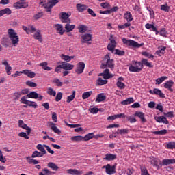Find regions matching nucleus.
I'll return each instance as SVG.
<instances>
[{
    "mask_svg": "<svg viewBox=\"0 0 175 175\" xmlns=\"http://www.w3.org/2000/svg\"><path fill=\"white\" fill-rule=\"evenodd\" d=\"M98 76H102L105 79L103 80L99 77L96 81L97 85H105V84H107V79H110V70L109 68H106L103 72L98 74Z\"/></svg>",
    "mask_w": 175,
    "mask_h": 175,
    "instance_id": "obj_1",
    "label": "nucleus"
},
{
    "mask_svg": "<svg viewBox=\"0 0 175 175\" xmlns=\"http://www.w3.org/2000/svg\"><path fill=\"white\" fill-rule=\"evenodd\" d=\"M8 38L10 39L13 46L14 47L18 45V42H20V38L17 34V32L13 29H9L8 30Z\"/></svg>",
    "mask_w": 175,
    "mask_h": 175,
    "instance_id": "obj_2",
    "label": "nucleus"
},
{
    "mask_svg": "<svg viewBox=\"0 0 175 175\" xmlns=\"http://www.w3.org/2000/svg\"><path fill=\"white\" fill-rule=\"evenodd\" d=\"M142 69H143V64L136 60H133L131 62V64L129 68V72H133L134 73L142 72Z\"/></svg>",
    "mask_w": 175,
    "mask_h": 175,
    "instance_id": "obj_3",
    "label": "nucleus"
},
{
    "mask_svg": "<svg viewBox=\"0 0 175 175\" xmlns=\"http://www.w3.org/2000/svg\"><path fill=\"white\" fill-rule=\"evenodd\" d=\"M116 47H117V42H116V40L111 38V40H110L111 53H112V54H114L115 55H125V51H121L120 49H116Z\"/></svg>",
    "mask_w": 175,
    "mask_h": 175,
    "instance_id": "obj_4",
    "label": "nucleus"
},
{
    "mask_svg": "<svg viewBox=\"0 0 175 175\" xmlns=\"http://www.w3.org/2000/svg\"><path fill=\"white\" fill-rule=\"evenodd\" d=\"M61 0H48L47 3H44L42 1L40 2V5L41 6H44V9H46L47 13H50L51 12V9L54 8Z\"/></svg>",
    "mask_w": 175,
    "mask_h": 175,
    "instance_id": "obj_5",
    "label": "nucleus"
},
{
    "mask_svg": "<svg viewBox=\"0 0 175 175\" xmlns=\"http://www.w3.org/2000/svg\"><path fill=\"white\" fill-rule=\"evenodd\" d=\"M122 42L126 46H129V47H134L135 49H140V47L144 46V43L139 44L135 40H128L126 38H123Z\"/></svg>",
    "mask_w": 175,
    "mask_h": 175,
    "instance_id": "obj_6",
    "label": "nucleus"
},
{
    "mask_svg": "<svg viewBox=\"0 0 175 175\" xmlns=\"http://www.w3.org/2000/svg\"><path fill=\"white\" fill-rule=\"evenodd\" d=\"M13 6L16 9H25V8H28V3L25 0H20L14 3Z\"/></svg>",
    "mask_w": 175,
    "mask_h": 175,
    "instance_id": "obj_7",
    "label": "nucleus"
},
{
    "mask_svg": "<svg viewBox=\"0 0 175 175\" xmlns=\"http://www.w3.org/2000/svg\"><path fill=\"white\" fill-rule=\"evenodd\" d=\"M101 69H105V68H110V56L107 54L103 59Z\"/></svg>",
    "mask_w": 175,
    "mask_h": 175,
    "instance_id": "obj_8",
    "label": "nucleus"
},
{
    "mask_svg": "<svg viewBox=\"0 0 175 175\" xmlns=\"http://www.w3.org/2000/svg\"><path fill=\"white\" fill-rule=\"evenodd\" d=\"M84 69H85V64L83 62H79L77 64L75 73H77V75H81V73L84 72Z\"/></svg>",
    "mask_w": 175,
    "mask_h": 175,
    "instance_id": "obj_9",
    "label": "nucleus"
},
{
    "mask_svg": "<svg viewBox=\"0 0 175 175\" xmlns=\"http://www.w3.org/2000/svg\"><path fill=\"white\" fill-rule=\"evenodd\" d=\"M149 93H150L151 95H157L159 96V98H165V94L162 92V90L158 89V88H154L153 90H149Z\"/></svg>",
    "mask_w": 175,
    "mask_h": 175,
    "instance_id": "obj_10",
    "label": "nucleus"
},
{
    "mask_svg": "<svg viewBox=\"0 0 175 175\" xmlns=\"http://www.w3.org/2000/svg\"><path fill=\"white\" fill-rule=\"evenodd\" d=\"M92 40V34L85 33L81 36V43L84 44Z\"/></svg>",
    "mask_w": 175,
    "mask_h": 175,
    "instance_id": "obj_11",
    "label": "nucleus"
},
{
    "mask_svg": "<svg viewBox=\"0 0 175 175\" xmlns=\"http://www.w3.org/2000/svg\"><path fill=\"white\" fill-rule=\"evenodd\" d=\"M155 121L157 122H159V124H165V125H167L169 124V121L167 119H166V117L165 116H155L154 117Z\"/></svg>",
    "mask_w": 175,
    "mask_h": 175,
    "instance_id": "obj_12",
    "label": "nucleus"
},
{
    "mask_svg": "<svg viewBox=\"0 0 175 175\" xmlns=\"http://www.w3.org/2000/svg\"><path fill=\"white\" fill-rule=\"evenodd\" d=\"M69 14L66 12H62L60 16L62 23H70L71 21L70 18H69Z\"/></svg>",
    "mask_w": 175,
    "mask_h": 175,
    "instance_id": "obj_13",
    "label": "nucleus"
},
{
    "mask_svg": "<svg viewBox=\"0 0 175 175\" xmlns=\"http://www.w3.org/2000/svg\"><path fill=\"white\" fill-rule=\"evenodd\" d=\"M62 68L64 70H72L75 68V65L70 64V63H66L65 62H62L61 63Z\"/></svg>",
    "mask_w": 175,
    "mask_h": 175,
    "instance_id": "obj_14",
    "label": "nucleus"
},
{
    "mask_svg": "<svg viewBox=\"0 0 175 175\" xmlns=\"http://www.w3.org/2000/svg\"><path fill=\"white\" fill-rule=\"evenodd\" d=\"M2 65H4L5 66V71L8 76H10L12 75V66L9 65V63L8 62V60H2L1 62Z\"/></svg>",
    "mask_w": 175,
    "mask_h": 175,
    "instance_id": "obj_15",
    "label": "nucleus"
},
{
    "mask_svg": "<svg viewBox=\"0 0 175 175\" xmlns=\"http://www.w3.org/2000/svg\"><path fill=\"white\" fill-rule=\"evenodd\" d=\"M77 10L79 13H83V12H85V10H88V5L85 4H81V3H77L76 5Z\"/></svg>",
    "mask_w": 175,
    "mask_h": 175,
    "instance_id": "obj_16",
    "label": "nucleus"
},
{
    "mask_svg": "<svg viewBox=\"0 0 175 175\" xmlns=\"http://www.w3.org/2000/svg\"><path fill=\"white\" fill-rule=\"evenodd\" d=\"M54 28L57 32V33H59L60 35H64L65 33V29H64V27L61 24H55L54 25Z\"/></svg>",
    "mask_w": 175,
    "mask_h": 175,
    "instance_id": "obj_17",
    "label": "nucleus"
},
{
    "mask_svg": "<svg viewBox=\"0 0 175 175\" xmlns=\"http://www.w3.org/2000/svg\"><path fill=\"white\" fill-rule=\"evenodd\" d=\"M173 85H174V82L172 80H169L164 83V88L170 90V92H173V89L172 88Z\"/></svg>",
    "mask_w": 175,
    "mask_h": 175,
    "instance_id": "obj_18",
    "label": "nucleus"
},
{
    "mask_svg": "<svg viewBox=\"0 0 175 175\" xmlns=\"http://www.w3.org/2000/svg\"><path fill=\"white\" fill-rule=\"evenodd\" d=\"M49 126H51V129L55 133H57V135H61V130L55 126V123H53V122H49Z\"/></svg>",
    "mask_w": 175,
    "mask_h": 175,
    "instance_id": "obj_19",
    "label": "nucleus"
},
{
    "mask_svg": "<svg viewBox=\"0 0 175 175\" xmlns=\"http://www.w3.org/2000/svg\"><path fill=\"white\" fill-rule=\"evenodd\" d=\"M124 20H126L127 23H131V21H133V16H132V14L129 11H126L123 16Z\"/></svg>",
    "mask_w": 175,
    "mask_h": 175,
    "instance_id": "obj_20",
    "label": "nucleus"
},
{
    "mask_svg": "<svg viewBox=\"0 0 175 175\" xmlns=\"http://www.w3.org/2000/svg\"><path fill=\"white\" fill-rule=\"evenodd\" d=\"M175 159H163L161 165L163 166H167L168 165H174Z\"/></svg>",
    "mask_w": 175,
    "mask_h": 175,
    "instance_id": "obj_21",
    "label": "nucleus"
},
{
    "mask_svg": "<svg viewBox=\"0 0 175 175\" xmlns=\"http://www.w3.org/2000/svg\"><path fill=\"white\" fill-rule=\"evenodd\" d=\"M42 31L40 30H37L36 33L33 34V38L36 40H38L40 43L43 42V38H42V34L40 33Z\"/></svg>",
    "mask_w": 175,
    "mask_h": 175,
    "instance_id": "obj_22",
    "label": "nucleus"
},
{
    "mask_svg": "<svg viewBox=\"0 0 175 175\" xmlns=\"http://www.w3.org/2000/svg\"><path fill=\"white\" fill-rule=\"evenodd\" d=\"M67 173L71 175H81L83 174V171H80L76 169H68L67 170Z\"/></svg>",
    "mask_w": 175,
    "mask_h": 175,
    "instance_id": "obj_23",
    "label": "nucleus"
},
{
    "mask_svg": "<svg viewBox=\"0 0 175 175\" xmlns=\"http://www.w3.org/2000/svg\"><path fill=\"white\" fill-rule=\"evenodd\" d=\"M106 100V96L104 93H100L97 95L96 98V102L97 103H100V102H104Z\"/></svg>",
    "mask_w": 175,
    "mask_h": 175,
    "instance_id": "obj_24",
    "label": "nucleus"
},
{
    "mask_svg": "<svg viewBox=\"0 0 175 175\" xmlns=\"http://www.w3.org/2000/svg\"><path fill=\"white\" fill-rule=\"evenodd\" d=\"M55 174V172L51 171L47 168H44L41 172H39V175H53Z\"/></svg>",
    "mask_w": 175,
    "mask_h": 175,
    "instance_id": "obj_25",
    "label": "nucleus"
},
{
    "mask_svg": "<svg viewBox=\"0 0 175 175\" xmlns=\"http://www.w3.org/2000/svg\"><path fill=\"white\" fill-rule=\"evenodd\" d=\"M47 167H49V169H51L54 172H58L59 170V167H58V165H57V164H55L53 162H49L47 164Z\"/></svg>",
    "mask_w": 175,
    "mask_h": 175,
    "instance_id": "obj_26",
    "label": "nucleus"
},
{
    "mask_svg": "<svg viewBox=\"0 0 175 175\" xmlns=\"http://www.w3.org/2000/svg\"><path fill=\"white\" fill-rule=\"evenodd\" d=\"M122 81H124V78L120 77L118 78L117 82V87H118L120 90H124V88H125V83Z\"/></svg>",
    "mask_w": 175,
    "mask_h": 175,
    "instance_id": "obj_27",
    "label": "nucleus"
},
{
    "mask_svg": "<svg viewBox=\"0 0 175 175\" xmlns=\"http://www.w3.org/2000/svg\"><path fill=\"white\" fill-rule=\"evenodd\" d=\"M23 75H26L30 79H33L36 76V74L30 70H23Z\"/></svg>",
    "mask_w": 175,
    "mask_h": 175,
    "instance_id": "obj_28",
    "label": "nucleus"
},
{
    "mask_svg": "<svg viewBox=\"0 0 175 175\" xmlns=\"http://www.w3.org/2000/svg\"><path fill=\"white\" fill-rule=\"evenodd\" d=\"M64 28H65L66 32H72V31H73V29H75V28H76V25H70V23H67L65 25Z\"/></svg>",
    "mask_w": 175,
    "mask_h": 175,
    "instance_id": "obj_29",
    "label": "nucleus"
},
{
    "mask_svg": "<svg viewBox=\"0 0 175 175\" xmlns=\"http://www.w3.org/2000/svg\"><path fill=\"white\" fill-rule=\"evenodd\" d=\"M135 116L138 117L140 118L142 122H146L147 120L145 119L144 118V113L140 112V111H136L135 113Z\"/></svg>",
    "mask_w": 175,
    "mask_h": 175,
    "instance_id": "obj_30",
    "label": "nucleus"
},
{
    "mask_svg": "<svg viewBox=\"0 0 175 175\" xmlns=\"http://www.w3.org/2000/svg\"><path fill=\"white\" fill-rule=\"evenodd\" d=\"M166 50V46H159L158 48V50L156 51V53L157 54V55H159V57H161V55H163V54H165V51Z\"/></svg>",
    "mask_w": 175,
    "mask_h": 175,
    "instance_id": "obj_31",
    "label": "nucleus"
},
{
    "mask_svg": "<svg viewBox=\"0 0 175 175\" xmlns=\"http://www.w3.org/2000/svg\"><path fill=\"white\" fill-rule=\"evenodd\" d=\"M47 65H49L47 62H44L39 64V66H41L42 68V69H44V70H48V71L51 70V69H53V68L49 67V66H47Z\"/></svg>",
    "mask_w": 175,
    "mask_h": 175,
    "instance_id": "obj_32",
    "label": "nucleus"
},
{
    "mask_svg": "<svg viewBox=\"0 0 175 175\" xmlns=\"http://www.w3.org/2000/svg\"><path fill=\"white\" fill-rule=\"evenodd\" d=\"M78 29H79V33H84L87 32L88 27L84 25H79L78 26Z\"/></svg>",
    "mask_w": 175,
    "mask_h": 175,
    "instance_id": "obj_33",
    "label": "nucleus"
},
{
    "mask_svg": "<svg viewBox=\"0 0 175 175\" xmlns=\"http://www.w3.org/2000/svg\"><path fill=\"white\" fill-rule=\"evenodd\" d=\"M37 150H38L39 151H40V152L43 154L45 155V154H47V152L46 151V149H44V145H42V144H38L36 146Z\"/></svg>",
    "mask_w": 175,
    "mask_h": 175,
    "instance_id": "obj_34",
    "label": "nucleus"
},
{
    "mask_svg": "<svg viewBox=\"0 0 175 175\" xmlns=\"http://www.w3.org/2000/svg\"><path fill=\"white\" fill-rule=\"evenodd\" d=\"M3 14H12V10L10 8H5L0 10V17H2Z\"/></svg>",
    "mask_w": 175,
    "mask_h": 175,
    "instance_id": "obj_35",
    "label": "nucleus"
},
{
    "mask_svg": "<svg viewBox=\"0 0 175 175\" xmlns=\"http://www.w3.org/2000/svg\"><path fill=\"white\" fill-rule=\"evenodd\" d=\"M27 96L31 99H38V98H39V94L36 93V92H31L30 93L27 94Z\"/></svg>",
    "mask_w": 175,
    "mask_h": 175,
    "instance_id": "obj_36",
    "label": "nucleus"
},
{
    "mask_svg": "<svg viewBox=\"0 0 175 175\" xmlns=\"http://www.w3.org/2000/svg\"><path fill=\"white\" fill-rule=\"evenodd\" d=\"M142 68H143V65H145V66H147L148 68H154V66L151 62H148V60L146 59H142Z\"/></svg>",
    "mask_w": 175,
    "mask_h": 175,
    "instance_id": "obj_37",
    "label": "nucleus"
},
{
    "mask_svg": "<svg viewBox=\"0 0 175 175\" xmlns=\"http://www.w3.org/2000/svg\"><path fill=\"white\" fill-rule=\"evenodd\" d=\"M125 113H119L110 116V120H116L117 118H125Z\"/></svg>",
    "mask_w": 175,
    "mask_h": 175,
    "instance_id": "obj_38",
    "label": "nucleus"
},
{
    "mask_svg": "<svg viewBox=\"0 0 175 175\" xmlns=\"http://www.w3.org/2000/svg\"><path fill=\"white\" fill-rule=\"evenodd\" d=\"M165 80H167V77L163 76V77H161L160 78H157L156 79V84L159 85V84H162V83H163V81H165Z\"/></svg>",
    "mask_w": 175,
    "mask_h": 175,
    "instance_id": "obj_39",
    "label": "nucleus"
},
{
    "mask_svg": "<svg viewBox=\"0 0 175 175\" xmlns=\"http://www.w3.org/2000/svg\"><path fill=\"white\" fill-rule=\"evenodd\" d=\"M161 10L163 12H165L166 13L169 12L170 10V6L167 5V3L163 4L161 5Z\"/></svg>",
    "mask_w": 175,
    "mask_h": 175,
    "instance_id": "obj_40",
    "label": "nucleus"
},
{
    "mask_svg": "<svg viewBox=\"0 0 175 175\" xmlns=\"http://www.w3.org/2000/svg\"><path fill=\"white\" fill-rule=\"evenodd\" d=\"M133 98H129L121 102V105H131V103H133Z\"/></svg>",
    "mask_w": 175,
    "mask_h": 175,
    "instance_id": "obj_41",
    "label": "nucleus"
},
{
    "mask_svg": "<svg viewBox=\"0 0 175 175\" xmlns=\"http://www.w3.org/2000/svg\"><path fill=\"white\" fill-rule=\"evenodd\" d=\"M76 96V91H73L72 95L68 96L67 97V103H70L73 99H75V97Z\"/></svg>",
    "mask_w": 175,
    "mask_h": 175,
    "instance_id": "obj_42",
    "label": "nucleus"
},
{
    "mask_svg": "<svg viewBox=\"0 0 175 175\" xmlns=\"http://www.w3.org/2000/svg\"><path fill=\"white\" fill-rule=\"evenodd\" d=\"M92 95V91L85 92L82 94L83 99H88Z\"/></svg>",
    "mask_w": 175,
    "mask_h": 175,
    "instance_id": "obj_43",
    "label": "nucleus"
},
{
    "mask_svg": "<svg viewBox=\"0 0 175 175\" xmlns=\"http://www.w3.org/2000/svg\"><path fill=\"white\" fill-rule=\"evenodd\" d=\"M46 92L48 95H50L51 96H55V95H57V92H55L52 88H49Z\"/></svg>",
    "mask_w": 175,
    "mask_h": 175,
    "instance_id": "obj_44",
    "label": "nucleus"
},
{
    "mask_svg": "<svg viewBox=\"0 0 175 175\" xmlns=\"http://www.w3.org/2000/svg\"><path fill=\"white\" fill-rule=\"evenodd\" d=\"M26 159L28 161V163L30 164L38 165V163H39V161L33 159L31 157H27Z\"/></svg>",
    "mask_w": 175,
    "mask_h": 175,
    "instance_id": "obj_45",
    "label": "nucleus"
},
{
    "mask_svg": "<svg viewBox=\"0 0 175 175\" xmlns=\"http://www.w3.org/2000/svg\"><path fill=\"white\" fill-rule=\"evenodd\" d=\"M43 155H44V154H43V153H42L39 151H34L33 152L31 157H32V158H37V157L40 158V157H43Z\"/></svg>",
    "mask_w": 175,
    "mask_h": 175,
    "instance_id": "obj_46",
    "label": "nucleus"
},
{
    "mask_svg": "<svg viewBox=\"0 0 175 175\" xmlns=\"http://www.w3.org/2000/svg\"><path fill=\"white\" fill-rule=\"evenodd\" d=\"M72 142H81L83 140V137L81 135L73 136L71 137Z\"/></svg>",
    "mask_w": 175,
    "mask_h": 175,
    "instance_id": "obj_47",
    "label": "nucleus"
},
{
    "mask_svg": "<svg viewBox=\"0 0 175 175\" xmlns=\"http://www.w3.org/2000/svg\"><path fill=\"white\" fill-rule=\"evenodd\" d=\"M92 138H94V133H90L83 137V140L85 142H88V140H91Z\"/></svg>",
    "mask_w": 175,
    "mask_h": 175,
    "instance_id": "obj_48",
    "label": "nucleus"
},
{
    "mask_svg": "<svg viewBox=\"0 0 175 175\" xmlns=\"http://www.w3.org/2000/svg\"><path fill=\"white\" fill-rule=\"evenodd\" d=\"M152 133L154 135H166V133H167V130L163 129V130H161V131H153Z\"/></svg>",
    "mask_w": 175,
    "mask_h": 175,
    "instance_id": "obj_49",
    "label": "nucleus"
},
{
    "mask_svg": "<svg viewBox=\"0 0 175 175\" xmlns=\"http://www.w3.org/2000/svg\"><path fill=\"white\" fill-rule=\"evenodd\" d=\"M129 27H131V23L126 22L124 25H119L118 28H119V29H125V28H129Z\"/></svg>",
    "mask_w": 175,
    "mask_h": 175,
    "instance_id": "obj_50",
    "label": "nucleus"
},
{
    "mask_svg": "<svg viewBox=\"0 0 175 175\" xmlns=\"http://www.w3.org/2000/svg\"><path fill=\"white\" fill-rule=\"evenodd\" d=\"M141 175H150V173H148V170L146 168V167L141 166Z\"/></svg>",
    "mask_w": 175,
    "mask_h": 175,
    "instance_id": "obj_51",
    "label": "nucleus"
},
{
    "mask_svg": "<svg viewBox=\"0 0 175 175\" xmlns=\"http://www.w3.org/2000/svg\"><path fill=\"white\" fill-rule=\"evenodd\" d=\"M1 44L4 47H9V46H10V41H9L8 38H4Z\"/></svg>",
    "mask_w": 175,
    "mask_h": 175,
    "instance_id": "obj_52",
    "label": "nucleus"
},
{
    "mask_svg": "<svg viewBox=\"0 0 175 175\" xmlns=\"http://www.w3.org/2000/svg\"><path fill=\"white\" fill-rule=\"evenodd\" d=\"M60 57L62 59H63L64 61H66V63L70 62V56L62 54Z\"/></svg>",
    "mask_w": 175,
    "mask_h": 175,
    "instance_id": "obj_53",
    "label": "nucleus"
},
{
    "mask_svg": "<svg viewBox=\"0 0 175 175\" xmlns=\"http://www.w3.org/2000/svg\"><path fill=\"white\" fill-rule=\"evenodd\" d=\"M27 105L29 106L30 107H33V109H38V104H36V103L34 101L29 100Z\"/></svg>",
    "mask_w": 175,
    "mask_h": 175,
    "instance_id": "obj_54",
    "label": "nucleus"
},
{
    "mask_svg": "<svg viewBox=\"0 0 175 175\" xmlns=\"http://www.w3.org/2000/svg\"><path fill=\"white\" fill-rule=\"evenodd\" d=\"M26 85H28L29 87H31L32 88H33L35 87H38V84H36V83L31 81H27Z\"/></svg>",
    "mask_w": 175,
    "mask_h": 175,
    "instance_id": "obj_55",
    "label": "nucleus"
},
{
    "mask_svg": "<svg viewBox=\"0 0 175 175\" xmlns=\"http://www.w3.org/2000/svg\"><path fill=\"white\" fill-rule=\"evenodd\" d=\"M28 99V96H27V95L23 96L21 98V100L20 102L22 103L23 105H28V102L29 100H27Z\"/></svg>",
    "mask_w": 175,
    "mask_h": 175,
    "instance_id": "obj_56",
    "label": "nucleus"
},
{
    "mask_svg": "<svg viewBox=\"0 0 175 175\" xmlns=\"http://www.w3.org/2000/svg\"><path fill=\"white\" fill-rule=\"evenodd\" d=\"M18 126L20 128H23V129H26L28 126V125H27L25 123H24V122L21 120H20L18 121Z\"/></svg>",
    "mask_w": 175,
    "mask_h": 175,
    "instance_id": "obj_57",
    "label": "nucleus"
},
{
    "mask_svg": "<svg viewBox=\"0 0 175 175\" xmlns=\"http://www.w3.org/2000/svg\"><path fill=\"white\" fill-rule=\"evenodd\" d=\"M53 83L56 84L57 87H62V82H61L58 78H55Z\"/></svg>",
    "mask_w": 175,
    "mask_h": 175,
    "instance_id": "obj_58",
    "label": "nucleus"
},
{
    "mask_svg": "<svg viewBox=\"0 0 175 175\" xmlns=\"http://www.w3.org/2000/svg\"><path fill=\"white\" fill-rule=\"evenodd\" d=\"M167 148L169 150H173L175 148V142H171L167 144Z\"/></svg>",
    "mask_w": 175,
    "mask_h": 175,
    "instance_id": "obj_59",
    "label": "nucleus"
},
{
    "mask_svg": "<svg viewBox=\"0 0 175 175\" xmlns=\"http://www.w3.org/2000/svg\"><path fill=\"white\" fill-rule=\"evenodd\" d=\"M21 92H16L14 94V100H18L20 99V97L21 96Z\"/></svg>",
    "mask_w": 175,
    "mask_h": 175,
    "instance_id": "obj_60",
    "label": "nucleus"
},
{
    "mask_svg": "<svg viewBox=\"0 0 175 175\" xmlns=\"http://www.w3.org/2000/svg\"><path fill=\"white\" fill-rule=\"evenodd\" d=\"M43 17V12H38L33 15L34 20H39V18H42Z\"/></svg>",
    "mask_w": 175,
    "mask_h": 175,
    "instance_id": "obj_61",
    "label": "nucleus"
},
{
    "mask_svg": "<svg viewBox=\"0 0 175 175\" xmlns=\"http://www.w3.org/2000/svg\"><path fill=\"white\" fill-rule=\"evenodd\" d=\"M89 111L92 114H98V111H99V109L96 107L90 108L89 109Z\"/></svg>",
    "mask_w": 175,
    "mask_h": 175,
    "instance_id": "obj_62",
    "label": "nucleus"
},
{
    "mask_svg": "<svg viewBox=\"0 0 175 175\" xmlns=\"http://www.w3.org/2000/svg\"><path fill=\"white\" fill-rule=\"evenodd\" d=\"M102 169L105 170V172L107 173V174H110V164L103 166Z\"/></svg>",
    "mask_w": 175,
    "mask_h": 175,
    "instance_id": "obj_63",
    "label": "nucleus"
},
{
    "mask_svg": "<svg viewBox=\"0 0 175 175\" xmlns=\"http://www.w3.org/2000/svg\"><path fill=\"white\" fill-rule=\"evenodd\" d=\"M135 172V170H133V168H128L127 170H125V173L127 175H132Z\"/></svg>",
    "mask_w": 175,
    "mask_h": 175,
    "instance_id": "obj_64",
    "label": "nucleus"
}]
</instances>
